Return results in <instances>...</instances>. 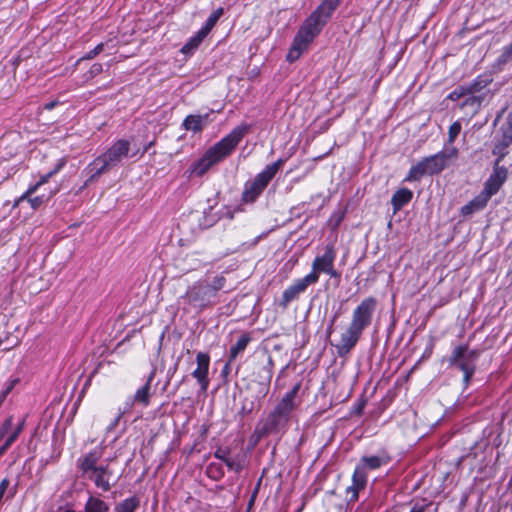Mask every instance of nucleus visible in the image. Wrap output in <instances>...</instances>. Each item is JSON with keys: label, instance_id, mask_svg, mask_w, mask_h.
I'll list each match as a JSON object with an SVG mask.
<instances>
[{"label": "nucleus", "instance_id": "obj_34", "mask_svg": "<svg viewBox=\"0 0 512 512\" xmlns=\"http://www.w3.org/2000/svg\"><path fill=\"white\" fill-rule=\"evenodd\" d=\"M24 427V421L19 423L17 427L8 435L7 439L5 440L4 444L8 447H10L18 438L19 434L22 432Z\"/></svg>", "mask_w": 512, "mask_h": 512}, {"label": "nucleus", "instance_id": "obj_6", "mask_svg": "<svg viewBox=\"0 0 512 512\" xmlns=\"http://www.w3.org/2000/svg\"><path fill=\"white\" fill-rule=\"evenodd\" d=\"M225 284L226 279L222 275L198 280L188 287L183 299L193 308L202 311L217 302L218 293Z\"/></svg>", "mask_w": 512, "mask_h": 512}, {"label": "nucleus", "instance_id": "obj_44", "mask_svg": "<svg viewBox=\"0 0 512 512\" xmlns=\"http://www.w3.org/2000/svg\"><path fill=\"white\" fill-rule=\"evenodd\" d=\"M122 414H123L122 412H119V413H118V415L115 417V419H114V420L112 421V423L109 425V427H108V430H109V431H110V430H112V429H114V428L118 425V422H119V420H120V418H121Z\"/></svg>", "mask_w": 512, "mask_h": 512}, {"label": "nucleus", "instance_id": "obj_7", "mask_svg": "<svg viewBox=\"0 0 512 512\" xmlns=\"http://www.w3.org/2000/svg\"><path fill=\"white\" fill-rule=\"evenodd\" d=\"M130 143L128 140L116 141L107 151L95 158L86 168L90 174L88 182H93L100 175L117 166L124 158L128 157Z\"/></svg>", "mask_w": 512, "mask_h": 512}, {"label": "nucleus", "instance_id": "obj_27", "mask_svg": "<svg viewBox=\"0 0 512 512\" xmlns=\"http://www.w3.org/2000/svg\"><path fill=\"white\" fill-rule=\"evenodd\" d=\"M139 506V498L136 496H131L116 504L113 512H136Z\"/></svg>", "mask_w": 512, "mask_h": 512}, {"label": "nucleus", "instance_id": "obj_48", "mask_svg": "<svg viewBox=\"0 0 512 512\" xmlns=\"http://www.w3.org/2000/svg\"><path fill=\"white\" fill-rule=\"evenodd\" d=\"M9 447L6 446L5 444H3L1 447H0V456L5 453V451L8 449Z\"/></svg>", "mask_w": 512, "mask_h": 512}, {"label": "nucleus", "instance_id": "obj_30", "mask_svg": "<svg viewBox=\"0 0 512 512\" xmlns=\"http://www.w3.org/2000/svg\"><path fill=\"white\" fill-rule=\"evenodd\" d=\"M445 167H448L452 162L458 158L459 151L456 147L450 146L437 153Z\"/></svg>", "mask_w": 512, "mask_h": 512}, {"label": "nucleus", "instance_id": "obj_46", "mask_svg": "<svg viewBox=\"0 0 512 512\" xmlns=\"http://www.w3.org/2000/svg\"><path fill=\"white\" fill-rule=\"evenodd\" d=\"M425 508H426V506H424V505H415L412 507L410 512H424Z\"/></svg>", "mask_w": 512, "mask_h": 512}, {"label": "nucleus", "instance_id": "obj_10", "mask_svg": "<svg viewBox=\"0 0 512 512\" xmlns=\"http://www.w3.org/2000/svg\"><path fill=\"white\" fill-rule=\"evenodd\" d=\"M476 358V351L469 350L466 345H460L454 348L449 363L460 369L464 374V381L468 382L475 371L474 361Z\"/></svg>", "mask_w": 512, "mask_h": 512}, {"label": "nucleus", "instance_id": "obj_23", "mask_svg": "<svg viewBox=\"0 0 512 512\" xmlns=\"http://www.w3.org/2000/svg\"><path fill=\"white\" fill-rule=\"evenodd\" d=\"M489 197H487L483 192L477 195L474 199H472L468 204L464 205L461 208V213L464 216H470L473 213L482 210L488 203Z\"/></svg>", "mask_w": 512, "mask_h": 512}, {"label": "nucleus", "instance_id": "obj_12", "mask_svg": "<svg viewBox=\"0 0 512 512\" xmlns=\"http://www.w3.org/2000/svg\"><path fill=\"white\" fill-rule=\"evenodd\" d=\"M503 158L498 156L497 160L494 163L493 171L490 174L489 178L485 182L484 189L482 192L489 198L495 195L502 185L505 183L508 175V171L505 167L499 165L500 161Z\"/></svg>", "mask_w": 512, "mask_h": 512}, {"label": "nucleus", "instance_id": "obj_5", "mask_svg": "<svg viewBox=\"0 0 512 512\" xmlns=\"http://www.w3.org/2000/svg\"><path fill=\"white\" fill-rule=\"evenodd\" d=\"M250 126L241 124L236 126L227 136L209 148L205 154L193 165L192 173L197 176L204 175L214 164L229 156L243 137L248 133Z\"/></svg>", "mask_w": 512, "mask_h": 512}, {"label": "nucleus", "instance_id": "obj_49", "mask_svg": "<svg viewBox=\"0 0 512 512\" xmlns=\"http://www.w3.org/2000/svg\"><path fill=\"white\" fill-rule=\"evenodd\" d=\"M11 347H12V346H5V347L3 348V350L8 351V350H10V349H11Z\"/></svg>", "mask_w": 512, "mask_h": 512}, {"label": "nucleus", "instance_id": "obj_35", "mask_svg": "<svg viewBox=\"0 0 512 512\" xmlns=\"http://www.w3.org/2000/svg\"><path fill=\"white\" fill-rule=\"evenodd\" d=\"M461 131V124L460 122L456 121L453 124L450 125L448 130V143L452 144L457 136L459 135Z\"/></svg>", "mask_w": 512, "mask_h": 512}, {"label": "nucleus", "instance_id": "obj_33", "mask_svg": "<svg viewBox=\"0 0 512 512\" xmlns=\"http://www.w3.org/2000/svg\"><path fill=\"white\" fill-rule=\"evenodd\" d=\"M512 59V43L505 46L502 49L500 56L497 58V63L499 65H504L508 63Z\"/></svg>", "mask_w": 512, "mask_h": 512}, {"label": "nucleus", "instance_id": "obj_37", "mask_svg": "<svg viewBox=\"0 0 512 512\" xmlns=\"http://www.w3.org/2000/svg\"><path fill=\"white\" fill-rule=\"evenodd\" d=\"M13 424V418L8 417L0 427V441L8 434Z\"/></svg>", "mask_w": 512, "mask_h": 512}, {"label": "nucleus", "instance_id": "obj_29", "mask_svg": "<svg viewBox=\"0 0 512 512\" xmlns=\"http://www.w3.org/2000/svg\"><path fill=\"white\" fill-rule=\"evenodd\" d=\"M385 463V460L379 456H367L362 457L357 466L362 467L367 473L368 470H375L381 467Z\"/></svg>", "mask_w": 512, "mask_h": 512}, {"label": "nucleus", "instance_id": "obj_28", "mask_svg": "<svg viewBox=\"0 0 512 512\" xmlns=\"http://www.w3.org/2000/svg\"><path fill=\"white\" fill-rule=\"evenodd\" d=\"M108 510L109 505L102 499L94 496H90L84 506L85 512H107Z\"/></svg>", "mask_w": 512, "mask_h": 512}, {"label": "nucleus", "instance_id": "obj_16", "mask_svg": "<svg viewBox=\"0 0 512 512\" xmlns=\"http://www.w3.org/2000/svg\"><path fill=\"white\" fill-rule=\"evenodd\" d=\"M336 251L333 245H327L322 255L316 256L312 262V271L318 278L320 273H324L335 261Z\"/></svg>", "mask_w": 512, "mask_h": 512}, {"label": "nucleus", "instance_id": "obj_32", "mask_svg": "<svg viewBox=\"0 0 512 512\" xmlns=\"http://www.w3.org/2000/svg\"><path fill=\"white\" fill-rule=\"evenodd\" d=\"M206 36H207V35H206L203 31L199 30V31L197 32V34H196L194 37H192V38H191V39H190V40H189V41H188V42H187V43L182 47L181 51H182L183 53H190V52L194 51V50H195V49L200 45V43L205 39V37H206Z\"/></svg>", "mask_w": 512, "mask_h": 512}, {"label": "nucleus", "instance_id": "obj_39", "mask_svg": "<svg viewBox=\"0 0 512 512\" xmlns=\"http://www.w3.org/2000/svg\"><path fill=\"white\" fill-rule=\"evenodd\" d=\"M24 200H27L31 207L36 210L38 209L42 203L44 202V197L43 196H36V197H31L29 196L28 198H25Z\"/></svg>", "mask_w": 512, "mask_h": 512}, {"label": "nucleus", "instance_id": "obj_8", "mask_svg": "<svg viewBox=\"0 0 512 512\" xmlns=\"http://www.w3.org/2000/svg\"><path fill=\"white\" fill-rule=\"evenodd\" d=\"M323 27L324 21H319L315 15H310L299 28L287 54V60L290 62L296 61L308 49Z\"/></svg>", "mask_w": 512, "mask_h": 512}, {"label": "nucleus", "instance_id": "obj_36", "mask_svg": "<svg viewBox=\"0 0 512 512\" xmlns=\"http://www.w3.org/2000/svg\"><path fill=\"white\" fill-rule=\"evenodd\" d=\"M224 463L230 471L239 472L242 469V463L238 457L225 458Z\"/></svg>", "mask_w": 512, "mask_h": 512}, {"label": "nucleus", "instance_id": "obj_13", "mask_svg": "<svg viewBox=\"0 0 512 512\" xmlns=\"http://www.w3.org/2000/svg\"><path fill=\"white\" fill-rule=\"evenodd\" d=\"M317 282L318 277L314 273H309L305 277L295 280L283 291L281 305L286 307L291 301L296 299L299 294L305 292L309 285Z\"/></svg>", "mask_w": 512, "mask_h": 512}, {"label": "nucleus", "instance_id": "obj_42", "mask_svg": "<svg viewBox=\"0 0 512 512\" xmlns=\"http://www.w3.org/2000/svg\"><path fill=\"white\" fill-rule=\"evenodd\" d=\"M89 72L92 76L98 75L102 72V65L100 63L93 64Z\"/></svg>", "mask_w": 512, "mask_h": 512}, {"label": "nucleus", "instance_id": "obj_18", "mask_svg": "<svg viewBox=\"0 0 512 512\" xmlns=\"http://www.w3.org/2000/svg\"><path fill=\"white\" fill-rule=\"evenodd\" d=\"M487 85H488V81L481 80L478 78L466 86H460V87H457L456 89H454L448 95V99H450L452 101H457L463 97L466 98V96L469 93H479Z\"/></svg>", "mask_w": 512, "mask_h": 512}, {"label": "nucleus", "instance_id": "obj_41", "mask_svg": "<svg viewBox=\"0 0 512 512\" xmlns=\"http://www.w3.org/2000/svg\"><path fill=\"white\" fill-rule=\"evenodd\" d=\"M9 480L7 478H4L1 482H0V501L2 502V499H3V496L6 492V490L8 489L9 487Z\"/></svg>", "mask_w": 512, "mask_h": 512}, {"label": "nucleus", "instance_id": "obj_20", "mask_svg": "<svg viewBox=\"0 0 512 512\" xmlns=\"http://www.w3.org/2000/svg\"><path fill=\"white\" fill-rule=\"evenodd\" d=\"M340 2L341 0H323L311 15H315L319 21H324L325 25L327 20L339 6Z\"/></svg>", "mask_w": 512, "mask_h": 512}, {"label": "nucleus", "instance_id": "obj_40", "mask_svg": "<svg viewBox=\"0 0 512 512\" xmlns=\"http://www.w3.org/2000/svg\"><path fill=\"white\" fill-rule=\"evenodd\" d=\"M343 218H344V213L333 214L329 221L333 225V228L335 229L339 226V224L341 223Z\"/></svg>", "mask_w": 512, "mask_h": 512}, {"label": "nucleus", "instance_id": "obj_2", "mask_svg": "<svg viewBox=\"0 0 512 512\" xmlns=\"http://www.w3.org/2000/svg\"><path fill=\"white\" fill-rule=\"evenodd\" d=\"M376 308L377 300L371 296L364 298L355 307L349 325L341 333L336 344L340 355L348 353L357 344L362 332L371 325Z\"/></svg>", "mask_w": 512, "mask_h": 512}, {"label": "nucleus", "instance_id": "obj_21", "mask_svg": "<svg viewBox=\"0 0 512 512\" xmlns=\"http://www.w3.org/2000/svg\"><path fill=\"white\" fill-rule=\"evenodd\" d=\"M154 376H155V372L152 371L149 374L146 383L142 387L137 389V391L135 392V394L133 396V402L134 403L140 404V405H142L144 407L149 405V403H150V394H151L150 393V391H151V382L153 381Z\"/></svg>", "mask_w": 512, "mask_h": 512}, {"label": "nucleus", "instance_id": "obj_17", "mask_svg": "<svg viewBox=\"0 0 512 512\" xmlns=\"http://www.w3.org/2000/svg\"><path fill=\"white\" fill-rule=\"evenodd\" d=\"M367 484V473L362 467L356 466L352 475V484L347 487L346 494L349 501L358 500L359 491L364 489Z\"/></svg>", "mask_w": 512, "mask_h": 512}, {"label": "nucleus", "instance_id": "obj_24", "mask_svg": "<svg viewBox=\"0 0 512 512\" xmlns=\"http://www.w3.org/2000/svg\"><path fill=\"white\" fill-rule=\"evenodd\" d=\"M413 197V192L408 188L398 189L391 198V204L394 212L399 211L404 205L409 203Z\"/></svg>", "mask_w": 512, "mask_h": 512}, {"label": "nucleus", "instance_id": "obj_9", "mask_svg": "<svg viewBox=\"0 0 512 512\" xmlns=\"http://www.w3.org/2000/svg\"><path fill=\"white\" fill-rule=\"evenodd\" d=\"M284 162L283 159H278L274 163L267 165L251 182H247L242 193V200L245 203L255 202L281 169Z\"/></svg>", "mask_w": 512, "mask_h": 512}, {"label": "nucleus", "instance_id": "obj_11", "mask_svg": "<svg viewBox=\"0 0 512 512\" xmlns=\"http://www.w3.org/2000/svg\"><path fill=\"white\" fill-rule=\"evenodd\" d=\"M441 157L436 153L432 156L423 158L416 165L412 166L409 170L406 181H416L423 177L425 174H439L445 169Z\"/></svg>", "mask_w": 512, "mask_h": 512}, {"label": "nucleus", "instance_id": "obj_43", "mask_svg": "<svg viewBox=\"0 0 512 512\" xmlns=\"http://www.w3.org/2000/svg\"><path fill=\"white\" fill-rule=\"evenodd\" d=\"M328 274L331 278H339L340 274L334 268V263L324 272Z\"/></svg>", "mask_w": 512, "mask_h": 512}, {"label": "nucleus", "instance_id": "obj_45", "mask_svg": "<svg viewBox=\"0 0 512 512\" xmlns=\"http://www.w3.org/2000/svg\"><path fill=\"white\" fill-rule=\"evenodd\" d=\"M215 456L225 462V458H228L226 452L224 450H218L215 452Z\"/></svg>", "mask_w": 512, "mask_h": 512}, {"label": "nucleus", "instance_id": "obj_1", "mask_svg": "<svg viewBox=\"0 0 512 512\" xmlns=\"http://www.w3.org/2000/svg\"><path fill=\"white\" fill-rule=\"evenodd\" d=\"M104 454V447L99 445L77 459V467L81 475L93 482L103 492L115 486L119 476L114 472L110 462L99 463Z\"/></svg>", "mask_w": 512, "mask_h": 512}, {"label": "nucleus", "instance_id": "obj_38", "mask_svg": "<svg viewBox=\"0 0 512 512\" xmlns=\"http://www.w3.org/2000/svg\"><path fill=\"white\" fill-rule=\"evenodd\" d=\"M103 49H104V44L100 43L94 49H92L89 52H87L81 58V60H91V59L95 58L99 53H101L103 51Z\"/></svg>", "mask_w": 512, "mask_h": 512}, {"label": "nucleus", "instance_id": "obj_25", "mask_svg": "<svg viewBox=\"0 0 512 512\" xmlns=\"http://www.w3.org/2000/svg\"><path fill=\"white\" fill-rule=\"evenodd\" d=\"M208 123V114L205 115H188L183 122L186 130L193 132L201 131Z\"/></svg>", "mask_w": 512, "mask_h": 512}, {"label": "nucleus", "instance_id": "obj_15", "mask_svg": "<svg viewBox=\"0 0 512 512\" xmlns=\"http://www.w3.org/2000/svg\"><path fill=\"white\" fill-rule=\"evenodd\" d=\"M197 368L192 372V376L198 381L202 391H206L209 385L208 372L210 357L207 353L199 352L196 355Z\"/></svg>", "mask_w": 512, "mask_h": 512}, {"label": "nucleus", "instance_id": "obj_31", "mask_svg": "<svg viewBox=\"0 0 512 512\" xmlns=\"http://www.w3.org/2000/svg\"><path fill=\"white\" fill-rule=\"evenodd\" d=\"M223 13L224 10L221 7L214 10L207 18L204 26L200 30L203 31L206 35H208L212 28L216 25L219 18L223 15Z\"/></svg>", "mask_w": 512, "mask_h": 512}, {"label": "nucleus", "instance_id": "obj_14", "mask_svg": "<svg viewBox=\"0 0 512 512\" xmlns=\"http://www.w3.org/2000/svg\"><path fill=\"white\" fill-rule=\"evenodd\" d=\"M502 136L493 148V154L504 158L505 150L512 144V111L508 113L505 122L501 126Z\"/></svg>", "mask_w": 512, "mask_h": 512}, {"label": "nucleus", "instance_id": "obj_22", "mask_svg": "<svg viewBox=\"0 0 512 512\" xmlns=\"http://www.w3.org/2000/svg\"><path fill=\"white\" fill-rule=\"evenodd\" d=\"M485 96L479 93H469L461 103V109L471 116L475 115L484 101Z\"/></svg>", "mask_w": 512, "mask_h": 512}, {"label": "nucleus", "instance_id": "obj_4", "mask_svg": "<svg viewBox=\"0 0 512 512\" xmlns=\"http://www.w3.org/2000/svg\"><path fill=\"white\" fill-rule=\"evenodd\" d=\"M300 383L295 384L276 404L274 409L256 427L258 437H265L283 431L290 421L292 412L298 407L297 394Z\"/></svg>", "mask_w": 512, "mask_h": 512}, {"label": "nucleus", "instance_id": "obj_3", "mask_svg": "<svg viewBox=\"0 0 512 512\" xmlns=\"http://www.w3.org/2000/svg\"><path fill=\"white\" fill-rule=\"evenodd\" d=\"M300 383L295 384L276 404L274 409L256 427L258 437H265L283 431L290 421L292 412L298 407L297 394Z\"/></svg>", "mask_w": 512, "mask_h": 512}, {"label": "nucleus", "instance_id": "obj_19", "mask_svg": "<svg viewBox=\"0 0 512 512\" xmlns=\"http://www.w3.org/2000/svg\"><path fill=\"white\" fill-rule=\"evenodd\" d=\"M65 165V161L63 159H61L58 164L56 165V167L49 171L48 173L42 175L39 179L38 182H36L34 185H31L20 197L19 199L17 200V204L19 202H22L24 201L25 198H28L29 196H32L40 186L44 185L45 183L48 182V180L54 176L56 173H58L60 171V169H62V167Z\"/></svg>", "mask_w": 512, "mask_h": 512}, {"label": "nucleus", "instance_id": "obj_26", "mask_svg": "<svg viewBox=\"0 0 512 512\" xmlns=\"http://www.w3.org/2000/svg\"><path fill=\"white\" fill-rule=\"evenodd\" d=\"M251 338L248 334H242L237 342L231 346L229 351V362H233L239 354H241L248 346Z\"/></svg>", "mask_w": 512, "mask_h": 512}, {"label": "nucleus", "instance_id": "obj_47", "mask_svg": "<svg viewBox=\"0 0 512 512\" xmlns=\"http://www.w3.org/2000/svg\"><path fill=\"white\" fill-rule=\"evenodd\" d=\"M231 363L232 362H229V360L227 361V363L225 364V366L223 368V373H228Z\"/></svg>", "mask_w": 512, "mask_h": 512}]
</instances>
